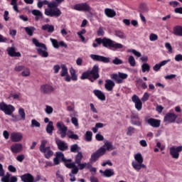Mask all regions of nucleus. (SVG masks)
<instances>
[{"instance_id": "obj_47", "label": "nucleus", "mask_w": 182, "mask_h": 182, "mask_svg": "<svg viewBox=\"0 0 182 182\" xmlns=\"http://www.w3.org/2000/svg\"><path fill=\"white\" fill-rule=\"evenodd\" d=\"M48 4H49V1L48 0H44L43 1L41 0H38L37 6L38 8L41 9L42 8V6H43V5H48Z\"/></svg>"}, {"instance_id": "obj_11", "label": "nucleus", "mask_w": 182, "mask_h": 182, "mask_svg": "<svg viewBox=\"0 0 182 182\" xmlns=\"http://www.w3.org/2000/svg\"><path fill=\"white\" fill-rule=\"evenodd\" d=\"M75 11H83L84 12H90L92 7L87 3L77 4L74 6Z\"/></svg>"}, {"instance_id": "obj_8", "label": "nucleus", "mask_w": 182, "mask_h": 182, "mask_svg": "<svg viewBox=\"0 0 182 182\" xmlns=\"http://www.w3.org/2000/svg\"><path fill=\"white\" fill-rule=\"evenodd\" d=\"M45 15L47 16H50L51 18L53 16H55V18H59V16L62 15V11H60V9H59L58 7L55 9H46Z\"/></svg>"}, {"instance_id": "obj_33", "label": "nucleus", "mask_w": 182, "mask_h": 182, "mask_svg": "<svg viewBox=\"0 0 182 182\" xmlns=\"http://www.w3.org/2000/svg\"><path fill=\"white\" fill-rule=\"evenodd\" d=\"M46 130L48 134H53V130H55V128L53 127V122L50 121L48 122V124L47 125Z\"/></svg>"}, {"instance_id": "obj_24", "label": "nucleus", "mask_w": 182, "mask_h": 182, "mask_svg": "<svg viewBox=\"0 0 182 182\" xmlns=\"http://www.w3.org/2000/svg\"><path fill=\"white\" fill-rule=\"evenodd\" d=\"M131 123L135 126H141V119L139 117V114L131 115Z\"/></svg>"}, {"instance_id": "obj_14", "label": "nucleus", "mask_w": 182, "mask_h": 182, "mask_svg": "<svg viewBox=\"0 0 182 182\" xmlns=\"http://www.w3.org/2000/svg\"><path fill=\"white\" fill-rule=\"evenodd\" d=\"M60 161L66 163V159H65L63 153L58 151L56 152L55 157L53 159L54 166H58V164H60Z\"/></svg>"}, {"instance_id": "obj_57", "label": "nucleus", "mask_w": 182, "mask_h": 182, "mask_svg": "<svg viewBox=\"0 0 182 182\" xmlns=\"http://www.w3.org/2000/svg\"><path fill=\"white\" fill-rule=\"evenodd\" d=\"M79 169L80 170H83V168H85V167H86V166H87L88 167L90 166V164H87L86 162L82 164L81 162H80V164H77Z\"/></svg>"}, {"instance_id": "obj_17", "label": "nucleus", "mask_w": 182, "mask_h": 182, "mask_svg": "<svg viewBox=\"0 0 182 182\" xmlns=\"http://www.w3.org/2000/svg\"><path fill=\"white\" fill-rule=\"evenodd\" d=\"M40 90L41 93H43V95H50V93H52V92H53L54 89L53 87H52L51 85L46 84L41 85Z\"/></svg>"}, {"instance_id": "obj_20", "label": "nucleus", "mask_w": 182, "mask_h": 182, "mask_svg": "<svg viewBox=\"0 0 182 182\" xmlns=\"http://www.w3.org/2000/svg\"><path fill=\"white\" fill-rule=\"evenodd\" d=\"M7 53L11 58H21V55L20 52L15 51V47H9L7 48Z\"/></svg>"}, {"instance_id": "obj_38", "label": "nucleus", "mask_w": 182, "mask_h": 182, "mask_svg": "<svg viewBox=\"0 0 182 182\" xmlns=\"http://www.w3.org/2000/svg\"><path fill=\"white\" fill-rule=\"evenodd\" d=\"M112 176H114V171L113 169H106L104 171L105 177H112Z\"/></svg>"}, {"instance_id": "obj_3", "label": "nucleus", "mask_w": 182, "mask_h": 182, "mask_svg": "<svg viewBox=\"0 0 182 182\" xmlns=\"http://www.w3.org/2000/svg\"><path fill=\"white\" fill-rule=\"evenodd\" d=\"M134 159L136 161H132V167H134V170H136V171H140L141 168H146V165L143 164L144 159L143 156L141 154L138 153L134 155Z\"/></svg>"}, {"instance_id": "obj_5", "label": "nucleus", "mask_w": 182, "mask_h": 182, "mask_svg": "<svg viewBox=\"0 0 182 182\" xmlns=\"http://www.w3.org/2000/svg\"><path fill=\"white\" fill-rule=\"evenodd\" d=\"M47 140H42L39 146V150L43 153L46 159H50L53 156V151L50 149V146H46Z\"/></svg>"}, {"instance_id": "obj_42", "label": "nucleus", "mask_w": 182, "mask_h": 182, "mask_svg": "<svg viewBox=\"0 0 182 182\" xmlns=\"http://www.w3.org/2000/svg\"><path fill=\"white\" fill-rule=\"evenodd\" d=\"M21 75L23 77H26L28 76H30L31 75V70H29V68L25 67V68L21 72Z\"/></svg>"}, {"instance_id": "obj_64", "label": "nucleus", "mask_w": 182, "mask_h": 182, "mask_svg": "<svg viewBox=\"0 0 182 182\" xmlns=\"http://www.w3.org/2000/svg\"><path fill=\"white\" fill-rule=\"evenodd\" d=\"M77 173H79V168L75 165V166L72 168L71 174H77Z\"/></svg>"}, {"instance_id": "obj_40", "label": "nucleus", "mask_w": 182, "mask_h": 182, "mask_svg": "<svg viewBox=\"0 0 182 182\" xmlns=\"http://www.w3.org/2000/svg\"><path fill=\"white\" fill-rule=\"evenodd\" d=\"M79 150H80V147H79V146L77 144H73L70 146L71 153H80Z\"/></svg>"}, {"instance_id": "obj_48", "label": "nucleus", "mask_w": 182, "mask_h": 182, "mask_svg": "<svg viewBox=\"0 0 182 182\" xmlns=\"http://www.w3.org/2000/svg\"><path fill=\"white\" fill-rule=\"evenodd\" d=\"M50 41L53 48H55V49H59V43L58 42V40L55 38H50Z\"/></svg>"}, {"instance_id": "obj_58", "label": "nucleus", "mask_w": 182, "mask_h": 182, "mask_svg": "<svg viewBox=\"0 0 182 182\" xmlns=\"http://www.w3.org/2000/svg\"><path fill=\"white\" fill-rule=\"evenodd\" d=\"M71 123L74 124L75 127H79V121L76 117H71Z\"/></svg>"}, {"instance_id": "obj_21", "label": "nucleus", "mask_w": 182, "mask_h": 182, "mask_svg": "<svg viewBox=\"0 0 182 182\" xmlns=\"http://www.w3.org/2000/svg\"><path fill=\"white\" fill-rule=\"evenodd\" d=\"M146 122L149 126H151V127L154 128L160 127V124L161 123V120L154 118H149Z\"/></svg>"}, {"instance_id": "obj_13", "label": "nucleus", "mask_w": 182, "mask_h": 182, "mask_svg": "<svg viewBox=\"0 0 182 182\" xmlns=\"http://www.w3.org/2000/svg\"><path fill=\"white\" fill-rule=\"evenodd\" d=\"M90 58L92 59V60H95L96 62H102L103 63H109L110 62V58L107 57H105L103 55H99L96 54H91Z\"/></svg>"}, {"instance_id": "obj_59", "label": "nucleus", "mask_w": 182, "mask_h": 182, "mask_svg": "<svg viewBox=\"0 0 182 182\" xmlns=\"http://www.w3.org/2000/svg\"><path fill=\"white\" fill-rule=\"evenodd\" d=\"M49 9H55V8H58V4H56V2L53 1L51 3H49L47 4Z\"/></svg>"}, {"instance_id": "obj_30", "label": "nucleus", "mask_w": 182, "mask_h": 182, "mask_svg": "<svg viewBox=\"0 0 182 182\" xmlns=\"http://www.w3.org/2000/svg\"><path fill=\"white\" fill-rule=\"evenodd\" d=\"M41 29L43 31H47L48 33H53V32H55V26H53V25L46 24L42 26Z\"/></svg>"}, {"instance_id": "obj_54", "label": "nucleus", "mask_w": 182, "mask_h": 182, "mask_svg": "<svg viewBox=\"0 0 182 182\" xmlns=\"http://www.w3.org/2000/svg\"><path fill=\"white\" fill-rule=\"evenodd\" d=\"M112 63L113 65H123V60L117 57H115L114 59L112 60Z\"/></svg>"}, {"instance_id": "obj_19", "label": "nucleus", "mask_w": 182, "mask_h": 182, "mask_svg": "<svg viewBox=\"0 0 182 182\" xmlns=\"http://www.w3.org/2000/svg\"><path fill=\"white\" fill-rule=\"evenodd\" d=\"M132 100L134 103H135V108L140 111V109L143 107V103L141 102V100H140V98H139V96L134 95L132 97Z\"/></svg>"}, {"instance_id": "obj_18", "label": "nucleus", "mask_w": 182, "mask_h": 182, "mask_svg": "<svg viewBox=\"0 0 182 182\" xmlns=\"http://www.w3.org/2000/svg\"><path fill=\"white\" fill-rule=\"evenodd\" d=\"M10 149L14 154H18V153H21L23 150V145L21 143H16L11 145Z\"/></svg>"}, {"instance_id": "obj_25", "label": "nucleus", "mask_w": 182, "mask_h": 182, "mask_svg": "<svg viewBox=\"0 0 182 182\" xmlns=\"http://www.w3.org/2000/svg\"><path fill=\"white\" fill-rule=\"evenodd\" d=\"M21 181L23 182H36L35 181V178H33V176H32L31 173H26L24 175H22L21 176Z\"/></svg>"}, {"instance_id": "obj_63", "label": "nucleus", "mask_w": 182, "mask_h": 182, "mask_svg": "<svg viewBox=\"0 0 182 182\" xmlns=\"http://www.w3.org/2000/svg\"><path fill=\"white\" fill-rule=\"evenodd\" d=\"M23 69H25V66H23V65H16L14 68V70L16 72H22V70H23Z\"/></svg>"}, {"instance_id": "obj_23", "label": "nucleus", "mask_w": 182, "mask_h": 182, "mask_svg": "<svg viewBox=\"0 0 182 182\" xmlns=\"http://www.w3.org/2000/svg\"><path fill=\"white\" fill-rule=\"evenodd\" d=\"M2 182H17L18 178L16 176H11L9 173H6V176L1 178Z\"/></svg>"}, {"instance_id": "obj_10", "label": "nucleus", "mask_w": 182, "mask_h": 182, "mask_svg": "<svg viewBox=\"0 0 182 182\" xmlns=\"http://www.w3.org/2000/svg\"><path fill=\"white\" fill-rule=\"evenodd\" d=\"M57 128L60 132L61 139H65L66 137V133L68 132V127L62 122H58L56 124Z\"/></svg>"}, {"instance_id": "obj_45", "label": "nucleus", "mask_w": 182, "mask_h": 182, "mask_svg": "<svg viewBox=\"0 0 182 182\" xmlns=\"http://www.w3.org/2000/svg\"><path fill=\"white\" fill-rule=\"evenodd\" d=\"M18 114L21 117V120H25L26 114H25V109H23V108H20L18 109Z\"/></svg>"}, {"instance_id": "obj_55", "label": "nucleus", "mask_w": 182, "mask_h": 182, "mask_svg": "<svg viewBox=\"0 0 182 182\" xmlns=\"http://www.w3.org/2000/svg\"><path fill=\"white\" fill-rule=\"evenodd\" d=\"M45 112L47 114H52L53 113V108L49 105H46Z\"/></svg>"}, {"instance_id": "obj_26", "label": "nucleus", "mask_w": 182, "mask_h": 182, "mask_svg": "<svg viewBox=\"0 0 182 182\" xmlns=\"http://www.w3.org/2000/svg\"><path fill=\"white\" fill-rule=\"evenodd\" d=\"M115 83L112 80H107L105 81V87L108 92H112L115 86Z\"/></svg>"}, {"instance_id": "obj_36", "label": "nucleus", "mask_w": 182, "mask_h": 182, "mask_svg": "<svg viewBox=\"0 0 182 182\" xmlns=\"http://www.w3.org/2000/svg\"><path fill=\"white\" fill-rule=\"evenodd\" d=\"M25 31L28 35V36H33V31H35V27L31 26V27H26L24 28Z\"/></svg>"}, {"instance_id": "obj_37", "label": "nucleus", "mask_w": 182, "mask_h": 182, "mask_svg": "<svg viewBox=\"0 0 182 182\" xmlns=\"http://www.w3.org/2000/svg\"><path fill=\"white\" fill-rule=\"evenodd\" d=\"M68 137L69 139H73V140H79V136L73 133V131H69L67 134Z\"/></svg>"}, {"instance_id": "obj_31", "label": "nucleus", "mask_w": 182, "mask_h": 182, "mask_svg": "<svg viewBox=\"0 0 182 182\" xmlns=\"http://www.w3.org/2000/svg\"><path fill=\"white\" fill-rule=\"evenodd\" d=\"M173 33L175 36H182V26H176L173 27Z\"/></svg>"}, {"instance_id": "obj_49", "label": "nucleus", "mask_w": 182, "mask_h": 182, "mask_svg": "<svg viewBox=\"0 0 182 182\" xmlns=\"http://www.w3.org/2000/svg\"><path fill=\"white\" fill-rule=\"evenodd\" d=\"M128 62L131 66H136V60L134 59V57H133V55H130L129 57Z\"/></svg>"}, {"instance_id": "obj_61", "label": "nucleus", "mask_w": 182, "mask_h": 182, "mask_svg": "<svg viewBox=\"0 0 182 182\" xmlns=\"http://www.w3.org/2000/svg\"><path fill=\"white\" fill-rule=\"evenodd\" d=\"M95 139L97 141H103V140H105V136L100 134H97L95 135Z\"/></svg>"}, {"instance_id": "obj_32", "label": "nucleus", "mask_w": 182, "mask_h": 182, "mask_svg": "<svg viewBox=\"0 0 182 182\" xmlns=\"http://www.w3.org/2000/svg\"><path fill=\"white\" fill-rule=\"evenodd\" d=\"M105 14L108 18H114L116 16V11L112 9H105Z\"/></svg>"}, {"instance_id": "obj_52", "label": "nucleus", "mask_w": 182, "mask_h": 182, "mask_svg": "<svg viewBox=\"0 0 182 182\" xmlns=\"http://www.w3.org/2000/svg\"><path fill=\"white\" fill-rule=\"evenodd\" d=\"M31 127H41V123H39L36 119H32Z\"/></svg>"}, {"instance_id": "obj_29", "label": "nucleus", "mask_w": 182, "mask_h": 182, "mask_svg": "<svg viewBox=\"0 0 182 182\" xmlns=\"http://www.w3.org/2000/svg\"><path fill=\"white\" fill-rule=\"evenodd\" d=\"M93 93L98 97L100 100H106V95H105V94L101 90H95Z\"/></svg>"}, {"instance_id": "obj_9", "label": "nucleus", "mask_w": 182, "mask_h": 182, "mask_svg": "<svg viewBox=\"0 0 182 182\" xmlns=\"http://www.w3.org/2000/svg\"><path fill=\"white\" fill-rule=\"evenodd\" d=\"M127 74L126 73H118L117 74H112L111 75V79H112L113 80H116L117 83H123V80H124V79H127Z\"/></svg>"}, {"instance_id": "obj_34", "label": "nucleus", "mask_w": 182, "mask_h": 182, "mask_svg": "<svg viewBox=\"0 0 182 182\" xmlns=\"http://www.w3.org/2000/svg\"><path fill=\"white\" fill-rule=\"evenodd\" d=\"M83 159V154L82 152H78L75 156V164H80L82 163V159Z\"/></svg>"}, {"instance_id": "obj_39", "label": "nucleus", "mask_w": 182, "mask_h": 182, "mask_svg": "<svg viewBox=\"0 0 182 182\" xmlns=\"http://www.w3.org/2000/svg\"><path fill=\"white\" fill-rule=\"evenodd\" d=\"M70 73L71 75V80L76 81L77 80V75H76V70H75V69H73V68H71L70 69Z\"/></svg>"}, {"instance_id": "obj_53", "label": "nucleus", "mask_w": 182, "mask_h": 182, "mask_svg": "<svg viewBox=\"0 0 182 182\" xmlns=\"http://www.w3.org/2000/svg\"><path fill=\"white\" fill-rule=\"evenodd\" d=\"M135 131H136V129H134V127H129L127 128V136H132V134H134Z\"/></svg>"}, {"instance_id": "obj_51", "label": "nucleus", "mask_w": 182, "mask_h": 182, "mask_svg": "<svg viewBox=\"0 0 182 182\" xmlns=\"http://www.w3.org/2000/svg\"><path fill=\"white\" fill-rule=\"evenodd\" d=\"M115 36H117V38H119L120 39H124V38H126L124 33H123L122 31H116Z\"/></svg>"}, {"instance_id": "obj_35", "label": "nucleus", "mask_w": 182, "mask_h": 182, "mask_svg": "<svg viewBox=\"0 0 182 182\" xmlns=\"http://www.w3.org/2000/svg\"><path fill=\"white\" fill-rule=\"evenodd\" d=\"M69 73L68 72V67H66L65 65H61V73H60V76L62 77L66 76L67 75H68Z\"/></svg>"}, {"instance_id": "obj_60", "label": "nucleus", "mask_w": 182, "mask_h": 182, "mask_svg": "<svg viewBox=\"0 0 182 182\" xmlns=\"http://www.w3.org/2000/svg\"><path fill=\"white\" fill-rule=\"evenodd\" d=\"M97 36H105V31L103 30V27H100L98 31H97Z\"/></svg>"}, {"instance_id": "obj_44", "label": "nucleus", "mask_w": 182, "mask_h": 182, "mask_svg": "<svg viewBox=\"0 0 182 182\" xmlns=\"http://www.w3.org/2000/svg\"><path fill=\"white\" fill-rule=\"evenodd\" d=\"M18 0H11V5L13 6V9L19 13V9H18Z\"/></svg>"}, {"instance_id": "obj_16", "label": "nucleus", "mask_w": 182, "mask_h": 182, "mask_svg": "<svg viewBox=\"0 0 182 182\" xmlns=\"http://www.w3.org/2000/svg\"><path fill=\"white\" fill-rule=\"evenodd\" d=\"M55 144L58 146V149L60 150V151H66L68 149H69V146L68 145V143L55 138Z\"/></svg>"}, {"instance_id": "obj_1", "label": "nucleus", "mask_w": 182, "mask_h": 182, "mask_svg": "<svg viewBox=\"0 0 182 182\" xmlns=\"http://www.w3.org/2000/svg\"><path fill=\"white\" fill-rule=\"evenodd\" d=\"M90 76H92L94 80H97V79L100 77V75H99V65H95L92 67L91 70L84 72L82 74L80 79H82V80H85V79H87V77H90Z\"/></svg>"}, {"instance_id": "obj_6", "label": "nucleus", "mask_w": 182, "mask_h": 182, "mask_svg": "<svg viewBox=\"0 0 182 182\" xmlns=\"http://www.w3.org/2000/svg\"><path fill=\"white\" fill-rule=\"evenodd\" d=\"M0 110L4 112L7 116H12L13 113L15 112V107L12 105H7L6 103L2 102H0Z\"/></svg>"}, {"instance_id": "obj_15", "label": "nucleus", "mask_w": 182, "mask_h": 182, "mask_svg": "<svg viewBox=\"0 0 182 182\" xmlns=\"http://www.w3.org/2000/svg\"><path fill=\"white\" fill-rule=\"evenodd\" d=\"M177 114L171 112L167 113L164 118V123L170 124V123H174L176 120H177Z\"/></svg>"}, {"instance_id": "obj_4", "label": "nucleus", "mask_w": 182, "mask_h": 182, "mask_svg": "<svg viewBox=\"0 0 182 182\" xmlns=\"http://www.w3.org/2000/svg\"><path fill=\"white\" fill-rule=\"evenodd\" d=\"M102 42V46H104V48H109V49H122L123 48L122 44L116 43V41L110 38H103Z\"/></svg>"}, {"instance_id": "obj_27", "label": "nucleus", "mask_w": 182, "mask_h": 182, "mask_svg": "<svg viewBox=\"0 0 182 182\" xmlns=\"http://www.w3.org/2000/svg\"><path fill=\"white\" fill-rule=\"evenodd\" d=\"M31 14L32 15L36 16L35 21H39V19H43V14H42V12L39 10H36V9L32 10Z\"/></svg>"}, {"instance_id": "obj_43", "label": "nucleus", "mask_w": 182, "mask_h": 182, "mask_svg": "<svg viewBox=\"0 0 182 182\" xmlns=\"http://www.w3.org/2000/svg\"><path fill=\"white\" fill-rule=\"evenodd\" d=\"M93 136V133L90 131H87L85 134V139L86 141H90L92 140V136Z\"/></svg>"}, {"instance_id": "obj_41", "label": "nucleus", "mask_w": 182, "mask_h": 182, "mask_svg": "<svg viewBox=\"0 0 182 182\" xmlns=\"http://www.w3.org/2000/svg\"><path fill=\"white\" fill-rule=\"evenodd\" d=\"M102 147H106V149L108 151H112V150H114L113 144H112V142L106 141L103 146Z\"/></svg>"}, {"instance_id": "obj_28", "label": "nucleus", "mask_w": 182, "mask_h": 182, "mask_svg": "<svg viewBox=\"0 0 182 182\" xmlns=\"http://www.w3.org/2000/svg\"><path fill=\"white\" fill-rule=\"evenodd\" d=\"M168 62H170V60H163L162 62H161L159 64H156L154 67H153V70L155 72H159V70H160V69L161 68V66H164L166 65H167V63H168Z\"/></svg>"}, {"instance_id": "obj_2", "label": "nucleus", "mask_w": 182, "mask_h": 182, "mask_svg": "<svg viewBox=\"0 0 182 182\" xmlns=\"http://www.w3.org/2000/svg\"><path fill=\"white\" fill-rule=\"evenodd\" d=\"M33 43L36 46V50L42 58H48L49 53H48V48L43 43H39L36 38H33Z\"/></svg>"}, {"instance_id": "obj_12", "label": "nucleus", "mask_w": 182, "mask_h": 182, "mask_svg": "<svg viewBox=\"0 0 182 182\" xmlns=\"http://www.w3.org/2000/svg\"><path fill=\"white\" fill-rule=\"evenodd\" d=\"M170 154L173 159H178L180 157V153L182 151V146H173L169 149Z\"/></svg>"}, {"instance_id": "obj_50", "label": "nucleus", "mask_w": 182, "mask_h": 182, "mask_svg": "<svg viewBox=\"0 0 182 182\" xmlns=\"http://www.w3.org/2000/svg\"><path fill=\"white\" fill-rule=\"evenodd\" d=\"M141 12L146 13L149 12V7H147V5L146 4H142L139 6Z\"/></svg>"}, {"instance_id": "obj_46", "label": "nucleus", "mask_w": 182, "mask_h": 182, "mask_svg": "<svg viewBox=\"0 0 182 182\" xmlns=\"http://www.w3.org/2000/svg\"><path fill=\"white\" fill-rule=\"evenodd\" d=\"M141 69L143 73H146V72H150V65L147 63H144L141 65Z\"/></svg>"}, {"instance_id": "obj_22", "label": "nucleus", "mask_w": 182, "mask_h": 182, "mask_svg": "<svg viewBox=\"0 0 182 182\" xmlns=\"http://www.w3.org/2000/svg\"><path fill=\"white\" fill-rule=\"evenodd\" d=\"M23 139V136L19 132H13L11 134V140L14 143H18Z\"/></svg>"}, {"instance_id": "obj_7", "label": "nucleus", "mask_w": 182, "mask_h": 182, "mask_svg": "<svg viewBox=\"0 0 182 182\" xmlns=\"http://www.w3.org/2000/svg\"><path fill=\"white\" fill-rule=\"evenodd\" d=\"M106 153V148L105 147H100L98 150L94 152L90 159V163H96L97 160H99L100 157L104 156Z\"/></svg>"}, {"instance_id": "obj_56", "label": "nucleus", "mask_w": 182, "mask_h": 182, "mask_svg": "<svg viewBox=\"0 0 182 182\" xmlns=\"http://www.w3.org/2000/svg\"><path fill=\"white\" fill-rule=\"evenodd\" d=\"M159 39V36L155 33H151L149 36V41L151 42H154V41H157Z\"/></svg>"}, {"instance_id": "obj_62", "label": "nucleus", "mask_w": 182, "mask_h": 182, "mask_svg": "<svg viewBox=\"0 0 182 182\" xmlns=\"http://www.w3.org/2000/svg\"><path fill=\"white\" fill-rule=\"evenodd\" d=\"M165 48L168 49L169 53H173V47H171V44H170V43H166Z\"/></svg>"}]
</instances>
